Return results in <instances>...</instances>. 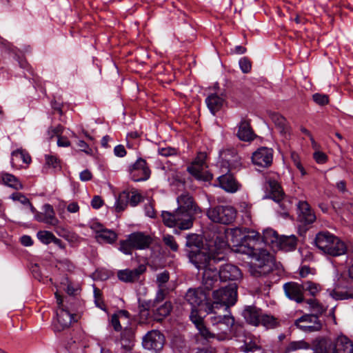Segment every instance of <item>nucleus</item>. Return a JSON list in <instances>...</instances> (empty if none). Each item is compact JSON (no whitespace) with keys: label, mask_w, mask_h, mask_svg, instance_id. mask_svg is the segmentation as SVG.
<instances>
[{"label":"nucleus","mask_w":353,"mask_h":353,"mask_svg":"<svg viewBox=\"0 0 353 353\" xmlns=\"http://www.w3.org/2000/svg\"><path fill=\"white\" fill-rule=\"evenodd\" d=\"M146 270L145 265H140L134 270L125 269L119 270L117 276L119 280L125 283H131L137 281L140 276Z\"/></svg>","instance_id":"19"},{"label":"nucleus","mask_w":353,"mask_h":353,"mask_svg":"<svg viewBox=\"0 0 353 353\" xmlns=\"http://www.w3.org/2000/svg\"><path fill=\"white\" fill-rule=\"evenodd\" d=\"M294 325L304 332H319L323 328V323L316 315L306 314L297 319Z\"/></svg>","instance_id":"12"},{"label":"nucleus","mask_w":353,"mask_h":353,"mask_svg":"<svg viewBox=\"0 0 353 353\" xmlns=\"http://www.w3.org/2000/svg\"><path fill=\"white\" fill-rule=\"evenodd\" d=\"M205 165L192 163L188 168V171L196 179L203 181H210L212 179V174L204 170Z\"/></svg>","instance_id":"28"},{"label":"nucleus","mask_w":353,"mask_h":353,"mask_svg":"<svg viewBox=\"0 0 353 353\" xmlns=\"http://www.w3.org/2000/svg\"><path fill=\"white\" fill-rule=\"evenodd\" d=\"M145 214L150 218H154L156 215V212L154 209V207L151 203H148L145 205Z\"/></svg>","instance_id":"63"},{"label":"nucleus","mask_w":353,"mask_h":353,"mask_svg":"<svg viewBox=\"0 0 353 353\" xmlns=\"http://www.w3.org/2000/svg\"><path fill=\"white\" fill-rule=\"evenodd\" d=\"M163 223L168 227H177L180 230H188L192 226L193 214L177 208L174 212L163 211L161 214Z\"/></svg>","instance_id":"5"},{"label":"nucleus","mask_w":353,"mask_h":353,"mask_svg":"<svg viewBox=\"0 0 353 353\" xmlns=\"http://www.w3.org/2000/svg\"><path fill=\"white\" fill-rule=\"evenodd\" d=\"M129 199L128 203L130 205L134 207L137 205L142 200V196L140 194L136 192H128Z\"/></svg>","instance_id":"50"},{"label":"nucleus","mask_w":353,"mask_h":353,"mask_svg":"<svg viewBox=\"0 0 353 353\" xmlns=\"http://www.w3.org/2000/svg\"><path fill=\"white\" fill-rule=\"evenodd\" d=\"M310 348V344L304 340L294 341L290 342L285 347L284 352L290 353L299 350H307Z\"/></svg>","instance_id":"38"},{"label":"nucleus","mask_w":353,"mask_h":353,"mask_svg":"<svg viewBox=\"0 0 353 353\" xmlns=\"http://www.w3.org/2000/svg\"><path fill=\"white\" fill-rule=\"evenodd\" d=\"M239 66L243 73H248L251 70V63L245 57L240 59Z\"/></svg>","instance_id":"56"},{"label":"nucleus","mask_w":353,"mask_h":353,"mask_svg":"<svg viewBox=\"0 0 353 353\" xmlns=\"http://www.w3.org/2000/svg\"><path fill=\"white\" fill-rule=\"evenodd\" d=\"M226 245L227 243L224 239V236L223 235H216L213 239L208 241L206 248L210 254L220 257L219 255L222 254ZM221 257H223V259H224L223 256Z\"/></svg>","instance_id":"20"},{"label":"nucleus","mask_w":353,"mask_h":353,"mask_svg":"<svg viewBox=\"0 0 353 353\" xmlns=\"http://www.w3.org/2000/svg\"><path fill=\"white\" fill-rule=\"evenodd\" d=\"M203 270L202 285L205 290L208 291L211 290L214 283L218 281L219 272L215 266V264L211 265Z\"/></svg>","instance_id":"17"},{"label":"nucleus","mask_w":353,"mask_h":353,"mask_svg":"<svg viewBox=\"0 0 353 353\" xmlns=\"http://www.w3.org/2000/svg\"><path fill=\"white\" fill-rule=\"evenodd\" d=\"M327 342V350L328 353H353V344L345 336L338 337L334 343L325 339Z\"/></svg>","instance_id":"13"},{"label":"nucleus","mask_w":353,"mask_h":353,"mask_svg":"<svg viewBox=\"0 0 353 353\" xmlns=\"http://www.w3.org/2000/svg\"><path fill=\"white\" fill-rule=\"evenodd\" d=\"M283 290L285 296L289 299L294 301L297 303H301L305 301L302 284L288 282L284 284Z\"/></svg>","instance_id":"16"},{"label":"nucleus","mask_w":353,"mask_h":353,"mask_svg":"<svg viewBox=\"0 0 353 353\" xmlns=\"http://www.w3.org/2000/svg\"><path fill=\"white\" fill-rule=\"evenodd\" d=\"M131 179L134 181L147 180L150 175V171L146 161L142 159H138L130 169Z\"/></svg>","instance_id":"15"},{"label":"nucleus","mask_w":353,"mask_h":353,"mask_svg":"<svg viewBox=\"0 0 353 353\" xmlns=\"http://www.w3.org/2000/svg\"><path fill=\"white\" fill-rule=\"evenodd\" d=\"M188 257L190 262L199 270H203L207 267L216 264L223 260V257H216L209 254L207 248L194 247V250L188 251Z\"/></svg>","instance_id":"6"},{"label":"nucleus","mask_w":353,"mask_h":353,"mask_svg":"<svg viewBox=\"0 0 353 353\" xmlns=\"http://www.w3.org/2000/svg\"><path fill=\"white\" fill-rule=\"evenodd\" d=\"M43 216L46 223L55 225L58 223V220L55 217L53 208L50 204H45L43 205Z\"/></svg>","instance_id":"39"},{"label":"nucleus","mask_w":353,"mask_h":353,"mask_svg":"<svg viewBox=\"0 0 353 353\" xmlns=\"http://www.w3.org/2000/svg\"><path fill=\"white\" fill-rule=\"evenodd\" d=\"M134 249L130 237L125 241H120L119 250L125 254H131L132 250Z\"/></svg>","instance_id":"48"},{"label":"nucleus","mask_w":353,"mask_h":353,"mask_svg":"<svg viewBox=\"0 0 353 353\" xmlns=\"http://www.w3.org/2000/svg\"><path fill=\"white\" fill-rule=\"evenodd\" d=\"M159 154L164 157L172 156L176 154V150L171 147L161 148L159 149Z\"/></svg>","instance_id":"58"},{"label":"nucleus","mask_w":353,"mask_h":353,"mask_svg":"<svg viewBox=\"0 0 353 353\" xmlns=\"http://www.w3.org/2000/svg\"><path fill=\"white\" fill-rule=\"evenodd\" d=\"M119 319V315H117V314H114L111 316V324L114 330L117 332H119L122 329Z\"/></svg>","instance_id":"59"},{"label":"nucleus","mask_w":353,"mask_h":353,"mask_svg":"<svg viewBox=\"0 0 353 353\" xmlns=\"http://www.w3.org/2000/svg\"><path fill=\"white\" fill-rule=\"evenodd\" d=\"M217 316L211 317V322L216 333V338L220 340H225L230 338L232 327L234 324V319L228 314L221 315L219 313Z\"/></svg>","instance_id":"7"},{"label":"nucleus","mask_w":353,"mask_h":353,"mask_svg":"<svg viewBox=\"0 0 353 353\" xmlns=\"http://www.w3.org/2000/svg\"><path fill=\"white\" fill-rule=\"evenodd\" d=\"M228 238H230L234 246L245 247L251 250L253 253L263 250L260 234L255 231H250L243 234L239 228H234L228 233Z\"/></svg>","instance_id":"3"},{"label":"nucleus","mask_w":353,"mask_h":353,"mask_svg":"<svg viewBox=\"0 0 353 353\" xmlns=\"http://www.w3.org/2000/svg\"><path fill=\"white\" fill-rule=\"evenodd\" d=\"M261 314L256 307H248L243 311V316L246 321L253 325L260 324V317Z\"/></svg>","instance_id":"32"},{"label":"nucleus","mask_w":353,"mask_h":353,"mask_svg":"<svg viewBox=\"0 0 353 353\" xmlns=\"http://www.w3.org/2000/svg\"><path fill=\"white\" fill-rule=\"evenodd\" d=\"M171 309V303L170 302H165L163 305L157 309L154 314L155 319L157 321H161L170 314Z\"/></svg>","instance_id":"40"},{"label":"nucleus","mask_w":353,"mask_h":353,"mask_svg":"<svg viewBox=\"0 0 353 353\" xmlns=\"http://www.w3.org/2000/svg\"><path fill=\"white\" fill-rule=\"evenodd\" d=\"M1 179L4 184L10 186L17 190H22L23 186L22 183L14 175L8 173H3Z\"/></svg>","instance_id":"36"},{"label":"nucleus","mask_w":353,"mask_h":353,"mask_svg":"<svg viewBox=\"0 0 353 353\" xmlns=\"http://www.w3.org/2000/svg\"><path fill=\"white\" fill-rule=\"evenodd\" d=\"M237 137L243 141H250L254 139V134L248 121L243 119L239 125Z\"/></svg>","instance_id":"27"},{"label":"nucleus","mask_w":353,"mask_h":353,"mask_svg":"<svg viewBox=\"0 0 353 353\" xmlns=\"http://www.w3.org/2000/svg\"><path fill=\"white\" fill-rule=\"evenodd\" d=\"M46 164L54 169L60 168L59 161L57 157L52 155H46Z\"/></svg>","instance_id":"52"},{"label":"nucleus","mask_w":353,"mask_h":353,"mask_svg":"<svg viewBox=\"0 0 353 353\" xmlns=\"http://www.w3.org/2000/svg\"><path fill=\"white\" fill-rule=\"evenodd\" d=\"M305 302L309 305V309L312 312L311 314L312 315H316L319 318L326 312L327 308L316 299H307Z\"/></svg>","instance_id":"35"},{"label":"nucleus","mask_w":353,"mask_h":353,"mask_svg":"<svg viewBox=\"0 0 353 353\" xmlns=\"http://www.w3.org/2000/svg\"><path fill=\"white\" fill-rule=\"evenodd\" d=\"M208 217L214 223L228 225L236 217V210L230 205H217L207 211Z\"/></svg>","instance_id":"8"},{"label":"nucleus","mask_w":353,"mask_h":353,"mask_svg":"<svg viewBox=\"0 0 353 353\" xmlns=\"http://www.w3.org/2000/svg\"><path fill=\"white\" fill-rule=\"evenodd\" d=\"M11 164L13 167L21 161L23 163L29 164L31 162V157L28 152L22 149H18L12 152Z\"/></svg>","instance_id":"34"},{"label":"nucleus","mask_w":353,"mask_h":353,"mask_svg":"<svg viewBox=\"0 0 353 353\" xmlns=\"http://www.w3.org/2000/svg\"><path fill=\"white\" fill-rule=\"evenodd\" d=\"M273 159V150L271 148L261 147L253 152L252 163L261 168H268L271 165Z\"/></svg>","instance_id":"14"},{"label":"nucleus","mask_w":353,"mask_h":353,"mask_svg":"<svg viewBox=\"0 0 353 353\" xmlns=\"http://www.w3.org/2000/svg\"><path fill=\"white\" fill-rule=\"evenodd\" d=\"M168 294V289L167 288H159L157 293L155 301H157V302L162 301L165 298V296Z\"/></svg>","instance_id":"62"},{"label":"nucleus","mask_w":353,"mask_h":353,"mask_svg":"<svg viewBox=\"0 0 353 353\" xmlns=\"http://www.w3.org/2000/svg\"><path fill=\"white\" fill-rule=\"evenodd\" d=\"M313 156L314 159L318 163H325L327 160V155L323 152H315Z\"/></svg>","instance_id":"60"},{"label":"nucleus","mask_w":353,"mask_h":353,"mask_svg":"<svg viewBox=\"0 0 353 353\" xmlns=\"http://www.w3.org/2000/svg\"><path fill=\"white\" fill-rule=\"evenodd\" d=\"M178 208L192 214L201 212L200 208L194 203L192 197L188 193H184L177 198Z\"/></svg>","instance_id":"21"},{"label":"nucleus","mask_w":353,"mask_h":353,"mask_svg":"<svg viewBox=\"0 0 353 353\" xmlns=\"http://www.w3.org/2000/svg\"><path fill=\"white\" fill-rule=\"evenodd\" d=\"M270 197L274 201L278 203L281 210L279 212L283 216L289 215L288 208L290 206V203L285 197L283 190L280 184L275 180L268 181Z\"/></svg>","instance_id":"9"},{"label":"nucleus","mask_w":353,"mask_h":353,"mask_svg":"<svg viewBox=\"0 0 353 353\" xmlns=\"http://www.w3.org/2000/svg\"><path fill=\"white\" fill-rule=\"evenodd\" d=\"M303 292L307 291L309 294L315 296L321 290V285L319 284L313 283L312 281H306L302 284Z\"/></svg>","instance_id":"42"},{"label":"nucleus","mask_w":353,"mask_h":353,"mask_svg":"<svg viewBox=\"0 0 353 353\" xmlns=\"http://www.w3.org/2000/svg\"><path fill=\"white\" fill-rule=\"evenodd\" d=\"M57 318L54 323V327L55 330L59 332L69 327L72 321H77L76 316H74L68 310L61 307L57 310Z\"/></svg>","instance_id":"18"},{"label":"nucleus","mask_w":353,"mask_h":353,"mask_svg":"<svg viewBox=\"0 0 353 353\" xmlns=\"http://www.w3.org/2000/svg\"><path fill=\"white\" fill-rule=\"evenodd\" d=\"M169 278V273L167 271L158 274L157 275V283L159 288H166L165 283L168 281Z\"/></svg>","instance_id":"49"},{"label":"nucleus","mask_w":353,"mask_h":353,"mask_svg":"<svg viewBox=\"0 0 353 353\" xmlns=\"http://www.w3.org/2000/svg\"><path fill=\"white\" fill-rule=\"evenodd\" d=\"M186 246L190 248L189 250H194V247L201 248L202 242L201 237L196 234H191L187 236Z\"/></svg>","instance_id":"43"},{"label":"nucleus","mask_w":353,"mask_h":353,"mask_svg":"<svg viewBox=\"0 0 353 353\" xmlns=\"http://www.w3.org/2000/svg\"><path fill=\"white\" fill-rule=\"evenodd\" d=\"M332 296L336 300H345L352 297L351 294H349L346 291L341 290H334L332 293Z\"/></svg>","instance_id":"53"},{"label":"nucleus","mask_w":353,"mask_h":353,"mask_svg":"<svg viewBox=\"0 0 353 353\" xmlns=\"http://www.w3.org/2000/svg\"><path fill=\"white\" fill-rule=\"evenodd\" d=\"M260 323L267 327L272 328L276 326V321L273 316L267 314H261Z\"/></svg>","instance_id":"47"},{"label":"nucleus","mask_w":353,"mask_h":353,"mask_svg":"<svg viewBox=\"0 0 353 353\" xmlns=\"http://www.w3.org/2000/svg\"><path fill=\"white\" fill-rule=\"evenodd\" d=\"M190 318L192 323L196 325V327H198V325H200L203 323V320L198 314V311L196 308L192 307V312L190 315Z\"/></svg>","instance_id":"51"},{"label":"nucleus","mask_w":353,"mask_h":353,"mask_svg":"<svg viewBox=\"0 0 353 353\" xmlns=\"http://www.w3.org/2000/svg\"><path fill=\"white\" fill-rule=\"evenodd\" d=\"M218 180L220 187L226 192L233 193L236 192L239 188V184L230 173L223 174L218 178Z\"/></svg>","instance_id":"25"},{"label":"nucleus","mask_w":353,"mask_h":353,"mask_svg":"<svg viewBox=\"0 0 353 353\" xmlns=\"http://www.w3.org/2000/svg\"><path fill=\"white\" fill-rule=\"evenodd\" d=\"M315 243L323 253L332 256L343 255L347 250L343 241L327 231L319 232L315 238Z\"/></svg>","instance_id":"2"},{"label":"nucleus","mask_w":353,"mask_h":353,"mask_svg":"<svg viewBox=\"0 0 353 353\" xmlns=\"http://www.w3.org/2000/svg\"><path fill=\"white\" fill-rule=\"evenodd\" d=\"M94 302L97 305V306L101 309H104L105 305L103 303V301L101 299V294L99 290L97 288H95L94 290Z\"/></svg>","instance_id":"57"},{"label":"nucleus","mask_w":353,"mask_h":353,"mask_svg":"<svg viewBox=\"0 0 353 353\" xmlns=\"http://www.w3.org/2000/svg\"><path fill=\"white\" fill-rule=\"evenodd\" d=\"M252 261L250 263L249 272L255 277L266 275L274 267V259L272 255L265 250L254 252Z\"/></svg>","instance_id":"4"},{"label":"nucleus","mask_w":353,"mask_h":353,"mask_svg":"<svg viewBox=\"0 0 353 353\" xmlns=\"http://www.w3.org/2000/svg\"><path fill=\"white\" fill-rule=\"evenodd\" d=\"M129 199V193L127 192H123L119 196L115 204V208L117 212H121L125 210Z\"/></svg>","instance_id":"44"},{"label":"nucleus","mask_w":353,"mask_h":353,"mask_svg":"<svg viewBox=\"0 0 353 353\" xmlns=\"http://www.w3.org/2000/svg\"><path fill=\"white\" fill-rule=\"evenodd\" d=\"M279 238L276 232L272 229L265 230L262 237H261L262 243H263L272 248H276Z\"/></svg>","instance_id":"33"},{"label":"nucleus","mask_w":353,"mask_h":353,"mask_svg":"<svg viewBox=\"0 0 353 353\" xmlns=\"http://www.w3.org/2000/svg\"><path fill=\"white\" fill-rule=\"evenodd\" d=\"M185 300L192 307L196 308L207 300V294L200 288L190 289L185 294Z\"/></svg>","instance_id":"22"},{"label":"nucleus","mask_w":353,"mask_h":353,"mask_svg":"<svg viewBox=\"0 0 353 353\" xmlns=\"http://www.w3.org/2000/svg\"><path fill=\"white\" fill-rule=\"evenodd\" d=\"M10 198L13 201H17L20 202L21 204L26 205L27 204H30V200L22 193L20 192H15L13 193Z\"/></svg>","instance_id":"54"},{"label":"nucleus","mask_w":353,"mask_h":353,"mask_svg":"<svg viewBox=\"0 0 353 353\" xmlns=\"http://www.w3.org/2000/svg\"><path fill=\"white\" fill-rule=\"evenodd\" d=\"M196 328L198 329L201 336H203L205 339L208 340L210 339L216 338V333L214 332V330H212V332H210L205 327L204 323H203L200 325H198V327H196Z\"/></svg>","instance_id":"46"},{"label":"nucleus","mask_w":353,"mask_h":353,"mask_svg":"<svg viewBox=\"0 0 353 353\" xmlns=\"http://www.w3.org/2000/svg\"><path fill=\"white\" fill-rule=\"evenodd\" d=\"M163 241L164 244L168 247L172 251L176 252L178 250V244L172 235L164 234L163 236Z\"/></svg>","instance_id":"45"},{"label":"nucleus","mask_w":353,"mask_h":353,"mask_svg":"<svg viewBox=\"0 0 353 353\" xmlns=\"http://www.w3.org/2000/svg\"><path fill=\"white\" fill-rule=\"evenodd\" d=\"M298 210V219L302 223L311 224L316 220V216L307 202H299Z\"/></svg>","instance_id":"23"},{"label":"nucleus","mask_w":353,"mask_h":353,"mask_svg":"<svg viewBox=\"0 0 353 353\" xmlns=\"http://www.w3.org/2000/svg\"><path fill=\"white\" fill-rule=\"evenodd\" d=\"M297 238L294 235L280 236L276 248L285 251H291L296 248Z\"/></svg>","instance_id":"30"},{"label":"nucleus","mask_w":353,"mask_h":353,"mask_svg":"<svg viewBox=\"0 0 353 353\" xmlns=\"http://www.w3.org/2000/svg\"><path fill=\"white\" fill-rule=\"evenodd\" d=\"M213 302L208 307L209 312L218 314L219 310L230 313L229 308L237 300V285L235 283L222 287L212 293Z\"/></svg>","instance_id":"1"},{"label":"nucleus","mask_w":353,"mask_h":353,"mask_svg":"<svg viewBox=\"0 0 353 353\" xmlns=\"http://www.w3.org/2000/svg\"><path fill=\"white\" fill-rule=\"evenodd\" d=\"M221 165L229 171L239 169L241 165V157L233 148H223L219 152Z\"/></svg>","instance_id":"10"},{"label":"nucleus","mask_w":353,"mask_h":353,"mask_svg":"<svg viewBox=\"0 0 353 353\" xmlns=\"http://www.w3.org/2000/svg\"><path fill=\"white\" fill-rule=\"evenodd\" d=\"M38 239L43 243L48 244L50 242H59L57 239L52 232L48 231H39L37 232Z\"/></svg>","instance_id":"41"},{"label":"nucleus","mask_w":353,"mask_h":353,"mask_svg":"<svg viewBox=\"0 0 353 353\" xmlns=\"http://www.w3.org/2000/svg\"><path fill=\"white\" fill-rule=\"evenodd\" d=\"M314 101L319 105H323L329 102L328 97L326 94L316 93L313 95Z\"/></svg>","instance_id":"55"},{"label":"nucleus","mask_w":353,"mask_h":353,"mask_svg":"<svg viewBox=\"0 0 353 353\" xmlns=\"http://www.w3.org/2000/svg\"><path fill=\"white\" fill-rule=\"evenodd\" d=\"M96 239L101 243H112L117 240V235L114 231L105 229L101 233L96 235Z\"/></svg>","instance_id":"37"},{"label":"nucleus","mask_w":353,"mask_h":353,"mask_svg":"<svg viewBox=\"0 0 353 353\" xmlns=\"http://www.w3.org/2000/svg\"><path fill=\"white\" fill-rule=\"evenodd\" d=\"M219 272V279L222 281L228 280H236L241 276V270L235 265L232 264H225L223 265Z\"/></svg>","instance_id":"24"},{"label":"nucleus","mask_w":353,"mask_h":353,"mask_svg":"<svg viewBox=\"0 0 353 353\" xmlns=\"http://www.w3.org/2000/svg\"><path fill=\"white\" fill-rule=\"evenodd\" d=\"M223 102V99L215 94L208 96L205 99L207 106L213 114L221 110Z\"/></svg>","instance_id":"31"},{"label":"nucleus","mask_w":353,"mask_h":353,"mask_svg":"<svg viewBox=\"0 0 353 353\" xmlns=\"http://www.w3.org/2000/svg\"><path fill=\"white\" fill-rule=\"evenodd\" d=\"M164 336L158 330L148 332L142 340L143 347L152 353L161 351L164 345Z\"/></svg>","instance_id":"11"},{"label":"nucleus","mask_w":353,"mask_h":353,"mask_svg":"<svg viewBox=\"0 0 353 353\" xmlns=\"http://www.w3.org/2000/svg\"><path fill=\"white\" fill-rule=\"evenodd\" d=\"M327 342L325 339H321L318 344V347L316 348L314 353H328L327 350Z\"/></svg>","instance_id":"61"},{"label":"nucleus","mask_w":353,"mask_h":353,"mask_svg":"<svg viewBox=\"0 0 353 353\" xmlns=\"http://www.w3.org/2000/svg\"><path fill=\"white\" fill-rule=\"evenodd\" d=\"M130 241L135 249H145L149 248L152 241L149 236L144 235L142 233H133L129 236Z\"/></svg>","instance_id":"26"},{"label":"nucleus","mask_w":353,"mask_h":353,"mask_svg":"<svg viewBox=\"0 0 353 353\" xmlns=\"http://www.w3.org/2000/svg\"><path fill=\"white\" fill-rule=\"evenodd\" d=\"M114 153L119 157H123L126 154V150L123 145H118L114 148Z\"/></svg>","instance_id":"64"},{"label":"nucleus","mask_w":353,"mask_h":353,"mask_svg":"<svg viewBox=\"0 0 353 353\" xmlns=\"http://www.w3.org/2000/svg\"><path fill=\"white\" fill-rule=\"evenodd\" d=\"M268 113L279 132L283 135L286 134L288 132V126L286 119L277 112L270 111Z\"/></svg>","instance_id":"29"}]
</instances>
